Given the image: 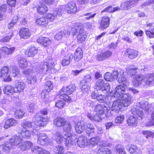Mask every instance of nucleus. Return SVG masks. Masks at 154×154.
I'll return each instance as SVG.
<instances>
[{"label": "nucleus", "mask_w": 154, "mask_h": 154, "mask_svg": "<svg viewBox=\"0 0 154 154\" xmlns=\"http://www.w3.org/2000/svg\"><path fill=\"white\" fill-rule=\"evenodd\" d=\"M109 18L108 17H103L101 21L100 28L102 30L106 29L109 26Z\"/></svg>", "instance_id": "obj_22"}, {"label": "nucleus", "mask_w": 154, "mask_h": 154, "mask_svg": "<svg viewBox=\"0 0 154 154\" xmlns=\"http://www.w3.org/2000/svg\"><path fill=\"white\" fill-rule=\"evenodd\" d=\"M72 58V55L70 54L65 56L62 60V65L63 66H67L70 63V60Z\"/></svg>", "instance_id": "obj_34"}, {"label": "nucleus", "mask_w": 154, "mask_h": 154, "mask_svg": "<svg viewBox=\"0 0 154 154\" xmlns=\"http://www.w3.org/2000/svg\"><path fill=\"white\" fill-rule=\"evenodd\" d=\"M112 53L109 50L105 51L97 56V60L98 61L106 60L112 56Z\"/></svg>", "instance_id": "obj_16"}, {"label": "nucleus", "mask_w": 154, "mask_h": 154, "mask_svg": "<svg viewBox=\"0 0 154 154\" xmlns=\"http://www.w3.org/2000/svg\"><path fill=\"white\" fill-rule=\"evenodd\" d=\"M32 146V144L30 141L24 142L21 143L19 148L22 151L26 150L29 149Z\"/></svg>", "instance_id": "obj_33"}, {"label": "nucleus", "mask_w": 154, "mask_h": 154, "mask_svg": "<svg viewBox=\"0 0 154 154\" xmlns=\"http://www.w3.org/2000/svg\"><path fill=\"white\" fill-rule=\"evenodd\" d=\"M38 52V49L35 47L32 46L29 48L26 51L25 54L29 57H33L37 54Z\"/></svg>", "instance_id": "obj_27"}, {"label": "nucleus", "mask_w": 154, "mask_h": 154, "mask_svg": "<svg viewBox=\"0 0 154 154\" xmlns=\"http://www.w3.org/2000/svg\"><path fill=\"white\" fill-rule=\"evenodd\" d=\"M67 35V34L65 33L64 32L61 31L56 34L54 37V38L55 39H56L57 40H60L62 39V38L63 36L65 35L66 36V35Z\"/></svg>", "instance_id": "obj_55"}, {"label": "nucleus", "mask_w": 154, "mask_h": 154, "mask_svg": "<svg viewBox=\"0 0 154 154\" xmlns=\"http://www.w3.org/2000/svg\"><path fill=\"white\" fill-rule=\"evenodd\" d=\"M9 72L10 75L14 77L19 76L18 75L20 74V71L18 68H10Z\"/></svg>", "instance_id": "obj_43"}, {"label": "nucleus", "mask_w": 154, "mask_h": 154, "mask_svg": "<svg viewBox=\"0 0 154 154\" xmlns=\"http://www.w3.org/2000/svg\"><path fill=\"white\" fill-rule=\"evenodd\" d=\"M81 85L82 86L81 89L82 92L85 93L89 91L90 88V83H85L84 84L83 83L82 84L81 82Z\"/></svg>", "instance_id": "obj_42"}, {"label": "nucleus", "mask_w": 154, "mask_h": 154, "mask_svg": "<svg viewBox=\"0 0 154 154\" xmlns=\"http://www.w3.org/2000/svg\"><path fill=\"white\" fill-rule=\"evenodd\" d=\"M63 129L65 133L64 136V138L66 140L65 145L70 148L75 144V142L73 140L75 137L72 136L71 133L70 123L69 122H66L63 125Z\"/></svg>", "instance_id": "obj_1"}, {"label": "nucleus", "mask_w": 154, "mask_h": 154, "mask_svg": "<svg viewBox=\"0 0 154 154\" xmlns=\"http://www.w3.org/2000/svg\"><path fill=\"white\" fill-rule=\"evenodd\" d=\"M64 9V6L61 5L58 6L56 8L54 12V14L57 15L61 16L63 11V9Z\"/></svg>", "instance_id": "obj_50"}, {"label": "nucleus", "mask_w": 154, "mask_h": 154, "mask_svg": "<svg viewBox=\"0 0 154 154\" xmlns=\"http://www.w3.org/2000/svg\"><path fill=\"white\" fill-rule=\"evenodd\" d=\"M109 98V100H110L112 102H114L111 108L112 110H115L116 111H118L120 110L123 107L125 106L123 104V102H122V100L120 99H117V100L114 101V99L112 100L113 98Z\"/></svg>", "instance_id": "obj_11"}, {"label": "nucleus", "mask_w": 154, "mask_h": 154, "mask_svg": "<svg viewBox=\"0 0 154 154\" xmlns=\"http://www.w3.org/2000/svg\"><path fill=\"white\" fill-rule=\"evenodd\" d=\"M8 68H1L0 71V76L1 77L3 78L6 75H8Z\"/></svg>", "instance_id": "obj_58"}, {"label": "nucleus", "mask_w": 154, "mask_h": 154, "mask_svg": "<svg viewBox=\"0 0 154 154\" xmlns=\"http://www.w3.org/2000/svg\"><path fill=\"white\" fill-rule=\"evenodd\" d=\"M108 116H105V115H101V114H99L97 113L94 116H93V120L96 122H100L103 119H105L106 117Z\"/></svg>", "instance_id": "obj_44"}, {"label": "nucleus", "mask_w": 154, "mask_h": 154, "mask_svg": "<svg viewBox=\"0 0 154 154\" xmlns=\"http://www.w3.org/2000/svg\"><path fill=\"white\" fill-rule=\"evenodd\" d=\"M14 88L10 85H7L5 86L3 89L4 93L8 95H11L14 92Z\"/></svg>", "instance_id": "obj_36"}, {"label": "nucleus", "mask_w": 154, "mask_h": 154, "mask_svg": "<svg viewBox=\"0 0 154 154\" xmlns=\"http://www.w3.org/2000/svg\"><path fill=\"white\" fill-rule=\"evenodd\" d=\"M75 89V85L73 84H70L66 87V88H62V90L67 94H70L72 93Z\"/></svg>", "instance_id": "obj_40"}, {"label": "nucleus", "mask_w": 154, "mask_h": 154, "mask_svg": "<svg viewBox=\"0 0 154 154\" xmlns=\"http://www.w3.org/2000/svg\"><path fill=\"white\" fill-rule=\"evenodd\" d=\"M25 113V112L22 110H18L15 111V116L17 117V118L21 119L24 116Z\"/></svg>", "instance_id": "obj_56"}, {"label": "nucleus", "mask_w": 154, "mask_h": 154, "mask_svg": "<svg viewBox=\"0 0 154 154\" xmlns=\"http://www.w3.org/2000/svg\"><path fill=\"white\" fill-rule=\"evenodd\" d=\"M25 88V85L22 82H18L16 83L15 87L14 88V92L19 93L23 91Z\"/></svg>", "instance_id": "obj_21"}, {"label": "nucleus", "mask_w": 154, "mask_h": 154, "mask_svg": "<svg viewBox=\"0 0 154 154\" xmlns=\"http://www.w3.org/2000/svg\"><path fill=\"white\" fill-rule=\"evenodd\" d=\"M17 124V121L13 118H11L7 119L5 122L4 125V128L8 129L11 127L16 125Z\"/></svg>", "instance_id": "obj_23"}, {"label": "nucleus", "mask_w": 154, "mask_h": 154, "mask_svg": "<svg viewBox=\"0 0 154 154\" xmlns=\"http://www.w3.org/2000/svg\"><path fill=\"white\" fill-rule=\"evenodd\" d=\"M15 49L14 47L9 46L8 47L6 46L2 48V50L3 52H4L5 54H11L14 51Z\"/></svg>", "instance_id": "obj_38"}, {"label": "nucleus", "mask_w": 154, "mask_h": 154, "mask_svg": "<svg viewBox=\"0 0 154 154\" xmlns=\"http://www.w3.org/2000/svg\"><path fill=\"white\" fill-rule=\"evenodd\" d=\"M48 109L47 108L43 109L40 110L39 113H37L34 116L35 119L38 121L45 122L48 121V117L43 116L47 115L48 113Z\"/></svg>", "instance_id": "obj_6"}, {"label": "nucleus", "mask_w": 154, "mask_h": 154, "mask_svg": "<svg viewBox=\"0 0 154 154\" xmlns=\"http://www.w3.org/2000/svg\"><path fill=\"white\" fill-rule=\"evenodd\" d=\"M99 140L100 137L98 136H96L89 139L88 142L90 146H94L97 144Z\"/></svg>", "instance_id": "obj_41"}, {"label": "nucleus", "mask_w": 154, "mask_h": 154, "mask_svg": "<svg viewBox=\"0 0 154 154\" xmlns=\"http://www.w3.org/2000/svg\"><path fill=\"white\" fill-rule=\"evenodd\" d=\"M12 146L9 142H7L1 145L0 148L4 151H8L12 148Z\"/></svg>", "instance_id": "obj_45"}, {"label": "nucleus", "mask_w": 154, "mask_h": 154, "mask_svg": "<svg viewBox=\"0 0 154 154\" xmlns=\"http://www.w3.org/2000/svg\"><path fill=\"white\" fill-rule=\"evenodd\" d=\"M127 122L129 126H134L137 124V118L133 116H131L128 118Z\"/></svg>", "instance_id": "obj_31"}, {"label": "nucleus", "mask_w": 154, "mask_h": 154, "mask_svg": "<svg viewBox=\"0 0 154 154\" xmlns=\"http://www.w3.org/2000/svg\"><path fill=\"white\" fill-rule=\"evenodd\" d=\"M104 78L106 81H111L113 80L112 74L109 72H107L104 74Z\"/></svg>", "instance_id": "obj_53"}, {"label": "nucleus", "mask_w": 154, "mask_h": 154, "mask_svg": "<svg viewBox=\"0 0 154 154\" xmlns=\"http://www.w3.org/2000/svg\"><path fill=\"white\" fill-rule=\"evenodd\" d=\"M46 17V18L48 21L49 20L50 22H53L55 20V17H57V16L53 14L48 13Z\"/></svg>", "instance_id": "obj_61"}, {"label": "nucleus", "mask_w": 154, "mask_h": 154, "mask_svg": "<svg viewBox=\"0 0 154 154\" xmlns=\"http://www.w3.org/2000/svg\"><path fill=\"white\" fill-rule=\"evenodd\" d=\"M125 90V88L122 85L117 86L114 90V94L112 97H108V98H115L116 99H120L122 97Z\"/></svg>", "instance_id": "obj_7"}, {"label": "nucleus", "mask_w": 154, "mask_h": 154, "mask_svg": "<svg viewBox=\"0 0 154 154\" xmlns=\"http://www.w3.org/2000/svg\"><path fill=\"white\" fill-rule=\"evenodd\" d=\"M95 88L97 90H100L103 93H105L109 91L110 86L108 83H105L104 80L100 79L96 82Z\"/></svg>", "instance_id": "obj_4"}, {"label": "nucleus", "mask_w": 154, "mask_h": 154, "mask_svg": "<svg viewBox=\"0 0 154 154\" xmlns=\"http://www.w3.org/2000/svg\"><path fill=\"white\" fill-rule=\"evenodd\" d=\"M20 134H21V136L24 138L29 139L30 137V133L29 130H23Z\"/></svg>", "instance_id": "obj_48"}, {"label": "nucleus", "mask_w": 154, "mask_h": 154, "mask_svg": "<svg viewBox=\"0 0 154 154\" xmlns=\"http://www.w3.org/2000/svg\"><path fill=\"white\" fill-rule=\"evenodd\" d=\"M145 83L147 85L154 82V73L147 74L145 75Z\"/></svg>", "instance_id": "obj_32"}, {"label": "nucleus", "mask_w": 154, "mask_h": 154, "mask_svg": "<svg viewBox=\"0 0 154 154\" xmlns=\"http://www.w3.org/2000/svg\"><path fill=\"white\" fill-rule=\"evenodd\" d=\"M119 82H121L125 87L128 86L129 85V82L125 78H121L118 79Z\"/></svg>", "instance_id": "obj_63"}, {"label": "nucleus", "mask_w": 154, "mask_h": 154, "mask_svg": "<svg viewBox=\"0 0 154 154\" xmlns=\"http://www.w3.org/2000/svg\"><path fill=\"white\" fill-rule=\"evenodd\" d=\"M111 106V103L110 101L108 104L105 103L103 106V105L98 103L95 107L94 110L99 114L107 116L106 113H108L110 110Z\"/></svg>", "instance_id": "obj_3"}, {"label": "nucleus", "mask_w": 154, "mask_h": 154, "mask_svg": "<svg viewBox=\"0 0 154 154\" xmlns=\"http://www.w3.org/2000/svg\"><path fill=\"white\" fill-rule=\"evenodd\" d=\"M59 97L62 100H58L56 103L55 106L57 107L60 109L63 108L65 104V101L69 102L71 100L70 97L65 93L61 94Z\"/></svg>", "instance_id": "obj_8"}, {"label": "nucleus", "mask_w": 154, "mask_h": 154, "mask_svg": "<svg viewBox=\"0 0 154 154\" xmlns=\"http://www.w3.org/2000/svg\"><path fill=\"white\" fill-rule=\"evenodd\" d=\"M38 137L37 142L38 144L42 146H45L48 145L50 142V140L45 134L40 133L39 134H37Z\"/></svg>", "instance_id": "obj_9"}, {"label": "nucleus", "mask_w": 154, "mask_h": 154, "mask_svg": "<svg viewBox=\"0 0 154 154\" xmlns=\"http://www.w3.org/2000/svg\"><path fill=\"white\" fill-rule=\"evenodd\" d=\"M87 37L86 32L84 29H81L79 31L77 35L78 42L79 43H82L84 41Z\"/></svg>", "instance_id": "obj_25"}, {"label": "nucleus", "mask_w": 154, "mask_h": 154, "mask_svg": "<svg viewBox=\"0 0 154 154\" xmlns=\"http://www.w3.org/2000/svg\"><path fill=\"white\" fill-rule=\"evenodd\" d=\"M43 150V149L42 147L38 146H34L31 149V150L32 152L35 153H38V154L41 153Z\"/></svg>", "instance_id": "obj_62"}, {"label": "nucleus", "mask_w": 154, "mask_h": 154, "mask_svg": "<svg viewBox=\"0 0 154 154\" xmlns=\"http://www.w3.org/2000/svg\"><path fill=\"white\" fill-rule=\"evenodd\" d=\"M21 125L23 128L30 129L32 134L34 135L37 134V131L40 129L41 126H44L45 125L37 122L29 121L23 122Z\"/></svg>", "instance_id": "obj_2"}, {"label": "nucleus", "mask_w": 154, "mask_h": 154, "mask_svg": "<svg viewBox=\"0 0 154 154\" xmlns=\"http://www.w3.org/2000/svg\"><path fill=\"white\" fill-rule=\"evenodd\" d=\"M66 121L63 118L57 117L54 120V124L57 126L60 127L64 125Z\"/></svg>", "instance_id": "obj_35"}, {"label": "nucleus", "mask_w": 154, "mask_h": 154, "mask_svg": "<svg viewBox=\"0 0 154 154\" xmlns=\"http://www.w3.org/2000/svg\"><path fill=\"white\" fill-rule=\"evenodd\" d=\"M117 151L119 152V154H125V152L124 150V147L121 145H118L116 148Z\"/></svg>", "instance_id": "obj_64"}, {"label": "nucleus", "mask_w": 154, "mask_h": 154, "mask_svg": "<svg viewBox=\"0 0 154 154\" xmlns=\"http://www.w3.org/2000/svg\"><path fill=\"white\" fill-rule=\"evenodd\" d=\"M63 138L66 141V140L64 138V136L63 137L60 133L57 132L55 134V139L58 143H60L62 142L63 140Z\"/></svg>", "instance_id": "obj_51"}, {"label": "nucleus", "mask_w": 154, "mask_h": 154, "mask_svg": "<svg viewBox=\"0 0 154 154\" xmlns=\"http://www.w3.org/2000/svg\"><path fill=\"white\" fill-rule=\"evenodd\" d=\"M137 68H127L128 74L131 75H135L137 73Z\"/></svg>", "instance_id": "obj_59"}, {"label": "nucleus", "mask_w": 154, "mask_h": 154, "mask_svg": "<svg viewBox=\"0 0 154 154\" xmlns=\"http://www.w3.org/2000/svg\"><path fill=\"white\" fill-rule=\"evenodd\" d=\"M126 149L131 153H134L138 149L137 147L134 145H128Z\"/></svg>", "instance_id": "obj_52"}, {"label": "nucleus", "mask_w": 154, "mask_h": 154, "mask_svg": "<svg viewBox=\"0 0 154 154\" xmlns=\"http://www.w3.org/2000/svg\"><path fill=\"white\" fill-rule=\"evenodd\" d=\"M22 139L20 136H14L12 137L9 140V142L11 145L17 146L22 142Z\"/></svg>", "instance_id": "obj_19"}, {"label": "nucleus", "mask_w": 154, "mask_h": 154, "mask_svg": "<svg viewBox=\"0 0 154 154\" xmlns=\"http://www.w3.org/2000/svg\"><path fill=\"white\" fill-rule=\"evenodd\" d=\"M31 32L27 28H22L19 31V35L21 38L24 39L29 38L31 36Z\"/></svg>", "instance_id": "obj_18"}, {"label": "nucleus", "mask_w": 154, "mask_h": 154, "mask_svg": "<svg viewBox=\"0 0 154 154\" xmlns=\"http://www.w3.org/2000/svg\"><path fill=\"white\" fill-rule=\"evenodd\" d=\"M142 134L145 136L146 138L148 137H154V133L149 131H144L142 132Z\"/></svg>", "instance_id": "obj_60"}, {"label": "nucleus", "mask_w": 154, "mask_h": 154, "mask_svg": "<svg viewBox=\"0 0 154 154\" xmlns=\"http://www.w3.org/2000/svg\"><path fill=\"white\" fill-rule=\"evenodd\" d=\"M83 51L81 48H78L74 53V59L76 61H79L82 57Z\"/></svg>", "instance_id": "obj_28"}, {"label": "nucleus", "mask_w": 154, "mask_h": 154, "mask_svg": "<svg viewBox=\"0 0 154 154\" xmlns=\"http://www.w3.org/2000/svg\"><path fill=\"white\" fill-rule=\"evenodd\" d=\"M18 63L20 67H26L29 66L26 59L23 57H20L18 60Z\"/></svg>", "instance_id": "obj_39"}, {"label": "nucleus", "mask_w": 154, "mask_h": 154, "mask_svg": "<svg viewBox=\"0 0 154 154\" xmlns=\"http://www.w3.org/2000/svg\"><path fill=\"white\" fill-rule=\"evenodd\" d=\"M120 99L122 100V102H123L125 107H126L131 103L133 98L130 94L126 93L123 94Z\"/></svg>", "instance_id": "obj_14"}, {"label": "nucleus", "mask_w": 154, "mask_h": 154, "mask_svg": "<svg viewBox=\"0 0 154 154\" xmlns=\"http://www.w3.org/2000/svg\"><path fill=\"white\" fill-rule=\"evenodd\" d=\"M18 18L17 16H15L14 17V18L11 20L8 25V29H11L17 23Z\"/></svg>", "instance_id": "obj_49"}, {"label": "nucleus", "mask_w": 154, "mask_h": 154, "mask_svg": "<svg viewBox=\"0 0 154 154\" xmlns=\"http://www.w3.org/2000/svg\"><path fill=\"white\" fill-rule=\"evenodd\" d=\"M54 152L56 154H63L64 152V149L63 146L58 145L56 146Z\"/></svg>", "instance_id": "obj_47"}, {"label": "nucleus", "mask_w": 154, "mask_h": 154, "mask_svg": "<svg viewBox=\"0 0 154 154\" xmlns=\"http://www.w3.org/2000/svg\"><path fill=\"white\" fill-rule=\"evenodd\" d=\"M37 10L39 14H44L48 11V8L46 5L42 3L38 6Z\"/></svg>", "instance_id": "obj_26"}, {"label": "nucleus", "mask_w": 154, "mask_h": 154, "mask_svg": "<svg viewBox=\"0 0 154 154\" xmlns=\"http://www.w3.org/2000/svg\"><path fill=\"white\" fill-rule=\"evenodd\" d=\"M137 105L146 112H151L153 109V104L149 105L148 102L144 100L137 103Z\"/></svg>", "instance_id": "obj_10"}, {"label": "nucleus", "mask_w": 154, "mask_h": 154, "mask_svg": "<svg viewBox=\"0 0 154 154\" xmlns=\"http://www.w3.org/2000/svg\"><path fill=\"white\" fill-rule=\"evenodd\" d=\"M48 21L46 18L42 17L37 19L35 23L37 25L45 27L48 25Z\"/></svg>", "instance_id": "obj_30"}, {"label": "nucleus", "mask_w": 154, "mask_h": 154, "mask_svg": "<svg viewBox=\"0 0 154 154\" xmlns=\"http://www.w3.org/2000/svg\"><path fill=\"white\" fill-rule=\"evenodd\" d=\"M131 112L133 114L138 116L139 120H142L143 117L144 113L140 109L133 108L132 109Z\"/></svg>", "instance_id": "obj_37"}, {"label": "nucleus", "mask_w": 154, "mask_h": 154, "mask_svg": "<svg viewBox=\"0 0 154 154\" xmlns=\"http://www.w3.org/2000/svg\"><path fill=\"white\" fill-rule=\"evenodd\" d=\"M37 42L45 46L48 45L51 42L48 38L44 37H40L38 38L37 39Z\"/></svg>", "instance_id": "obj_24"}, {"label": "nucleus", "mask_w": 154, "mask_h": 154, "mask_svg": "<svg viewBox=\"0 0 154 154\" xmlns=\"http://www.w3.org/2000/svg\"><path fill=\"white\" fill-rule=\"evenodd\" d=\"M145 77L144 75L139 74L135 76L133 84L135 87L138 86L140 85L143 82H145Z\"/></svg>", "instance_id": "obj_15"}, {"label": "nucleus", "mask_w": 154, "mask_h": 154, "mask_svg": "<svg viewBox=\"0 0 154 154\" xmlns=\"http://www.w3.org/2000/svg\"><path fill=\"white\" fill-rule=\"evenodd\" d=\"M111 150L109 149L101 147L97 151L98 154H110Z\"/></svg>", "instance_id": "obj_46"}, {"label": "nucleus", "mask_w": 154, "mask_h": 154, "mask_svg": "<svg viewBox=\"0 0 154 154\" xmlns=\"http://www.w3.org/2000/svg\"><path fill=\"white\" fill-rule=\"evenodd\" d=\"M76 132L80 134L83 132L85 128V123L83 121H78L75 126Z\"/></svg>", "instance_id": "obj_20"}, {"label": "nucleus", "mask_w": 154, "mask_h": 154, "mask_svg": "<svg viewBox=\"0 0 154 154\" xmlns=\"http://www.w3.org/2000/svg\"><path fill=\"white\" fill-rule=\"evenodd\" d=\"M12 35V32H10L9 33L8 35L5 36L3 38L0 40V42H9L11 39Z\"/></svg>", "instance_id": "obj_57"}, {"label": "nucleus", "mask_w": 154, "mask_h": 154, "mask_svg": "<svg viewBox=\"0 0 154 154\" xmlns=\"http://www.w3.org/2000/svg\"><path fill=\"white\" fill-rule=\"evenodd\" d=\"M83 29L82 28V26L80 23H76L74 24V27L71 28V31L67 32V35L66 37L69 36L71 34H72L73 35L76 34L77 33L79 34V31L81 29Z\"/></svg>", "instance_id": "obj_13"}, {"label": "nucleus", "mask_w": 154, "mask_h": 154, "mask_svg": "<svg viewBox=\"0 0 154 154\" xmlns=\"http://www.w3.org/2000/svg\"><path fill=\"white\" fill-rule=\"evenodd\" d=\"M130 4L129 0H127L122 3L121 7L124 10H127L131 7Z\"/></svg>", "instance_id": "obj_54"}, {"label": "nucleus", "mask_w": 154, "mask_h": 154, "mask_svg": "<svg viewBox=\"0 0 154 154\" xmlns=\"http://www.w3.org/2000/svg\"><path fill=\"white\" fill-rule=\"evenodd\" d=\"M64 6V9L68 13L73 14L77 10V8L75 2H72Z\"/></svg>", "instance_id": "obj_12"}, {"label": "nucleus", "mask_w": 154, "mask_h": 154, "mask_svg": "<svg viewBox=\"0 0 154 154\" xmlns=\"http://www.w3.org/2000/svg\"><path fill=\"white\" fill-rule=\"evenodd\" d=\"M77 143L79 147H85L87 145L86 137L84 136H80L77 140Z\"/></svg>", "instance_id": "obj_29"}, {"label": "nucleus", "mask_w": 154, "mask_h": 154, "mask_svg": "<svg viewBox=\"0 0 154 154\" xmlns=\"http://www.w3.org/2000/svg\"><path fill=\"white\" fill-rule=\"evenodd\" d=\"M125 53L129 58L132 59L136 58L138 55V51L130 48L127 49Z\"/></svg>", "instance_id": "obj_17"}, {"label": "nucleus", "mask_w": 154, "mask_h": 154, "mask_svg": "<svg viewBox=\"0 0 154 154\" xmlns=\"http://www.w3.org/2000/svg\"><path fill=\"white\" fill-rule=\"evenodd\" d=\"M45 89L43 90L41 93V97L44 99L45 102L50 101L48 98V92L52 90L53 88V86L51 81H48L45 84Z\"/></svg>", "instance_id": "obj_5"}]
</instances>
